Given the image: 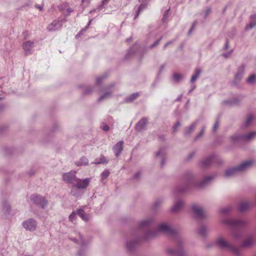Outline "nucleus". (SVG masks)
<instances>
[{
    "mask_svg": "<svg viewBox=\"0 0 256 256\" xmlns=\"http://www.w3.org/2000/svg\"><path fill=\"white\" fill-rule=\"evenodd\" d=\"M138 174H136V176H136V178H138Z\"/></svg>",
    "mask_w": 256,
    "mask_h": 256,
    "instance_id": "obj_53",
    "label": "nucleus"
},
{
    "mask_svg": "<svg viewBox=\"0 0 256 256\" xmlns=\"http://www.w3.org/2000/svg\"><path fill=\"white\" fill-rule=\"evenodd\" d=\"M88 158L84 156H82L76 164L78 166H86L88 164Z\"/></svg>",
    "mask_w": 256,
    "mask_h": 256,
    "instance_id": "obj_18",
    "label": "nucleus"
},
{
    "mask_svg": "<svg viewBox=\"0 0 256 256\" xmlns=\"http://www.w3.org/2000/svg\"><path fill=\"white\" fill-rule=\"evenodd\" d=\"M174 78L176 81H178L182 78V76L179 74H174Z\"/></svg>",
    "mask_w": 256,
    "mask_h": 256,
    "instance_id": "obj_32",
    "label": "nucleus"
},
{
    "mask_svg": "<svg viewBox=\"0 0 256 256\" xmlns=\"http://www.w3.org/2000/svg\"><path fill=\"white\" fill-rule=\"evenodd\" d=\"M224 222L234 229L240 228L246 224V222L241 220L228 219L226 220Z\"/></svg>",
    "mask_w": 256,
    "mask_h": 256,
    "instance_id": "obj_3",
    "label": "nucleus"
},
{
    "mask_svg": "<svg viewBox=\"0 0 256 256\" xmlns=\"http://www.w3.org/2000/svg\"><path fill=\"white\" fill-rule=\"evenodd\" d=\"M209 180V178H206L205 180H204V183H206Z\"/></svg>",
    "mask_w": 256,
    "mask_h": 256,
    "instance_id": "obj_46",
    "label": "nucleus"
},
{
    "mask_svg": "<svg viewBox=\"0 0 256 256\" xmlns=\"http://www.w3.org/2000/svg\"><path fill=\"white\" fill-rule=\"evenodd\" d=\"M196 123L192 124L188 128V132H186V134H188L190 133L196 128Z\"/></svg>",
    "mask_w": 256,
    "mask_h": 256,
    "instance_id": "obj_29",
    "label": "nucleus"
},
{
    "mask_svg": "<svg viewBox=\"0 0 256 256\" xmlns=\"http://www.w3.org/2000/svg\"><path fill=\"white\" fill-rule=\"evenodd\" d=\"M138 93H134L133 94H132L129 98H128V100L130 101H132L133 100H134V99H136V98H138Z\"/></svg>",
    "mask_w": 256,
    "mask_h": 256,
    "instance_id": "obj_30",
    "label": "nucleus"
},
{
    "mask_svg": "<svg viewBox=\"0 0 256 256\" xmlns=\"http://www.w3.org/2000/svg\"><path fill=\"white\" fill-rule=\"evenodd\" d=\"M254 119V116L252 115L249 116L246 120V124L248 126Z\"/></svg>",
    "mask_w": 256,
    "mask_h": 256,
    "instance_id": "obj_31",
    "label": "nucleus"
},
{
    "mask_svg": "<svg viewBox=\"0 0 256 256\" xmlns=\"http://www.w3.org/2000/svg\"><path fill=\"white\" fill-rule=\"evenodd\" d=\"M250 207V203L248 201H243L240 204L239 210L240 212L246 210Z\"/></svg>",
    "mask_w": 256,
    "mask_h": 256,
    "instance_id": "obj_15",
    "label": "nucleus"
},
{
    "mask_svg": "<svg viewBox=\"0 0 256 256\" xmlns=\"http://www.w3.org/2000/svg\"><path fill=\"white\" fill-rule=\"evenodd\" d=\"M218 126H219L218 122H216V123L214 124V128H213L214 130V131L216 130V129L218 128Z\"/></svg>",
    "mask_w": 256,
    "mask_h": 256,
    "instance_id": "obj_40",
    "label": "nucleus"
},
{
    "mask_svg": "<svg viewBox=\"0 0 256 256\" xmlns=\"http://www.w3.org/2000/svg\"><path fill=\"white\" fill-rule=\"evenodd\" d=\"M256 135V132H251L248 134L243 136H242V138L246 140H250Z\"/></svg>",
    "mask_w": 256,
    "mask_h": 256,
    "instance_id": "obj_23",
    "label": "nucleus"
},
{
    "mask_svg": "<svg viewBox=\"0 0 256 256\" xmlns=\"http://www.w3.org/2000/svg\"><path fill=\"white\" fill-rule=\"evenodd\" d=\"M168 43L166 44V45H165V47H166L168 45Z\"/></svg>",
    "mask_w": 256,
    "mask_h": 256,
    "instance_id": "obj_55",
    "label": "nucleus"
},
{
    "mask_svg": "<svg viewBox=\"0 0 256 256\" xmlns=\"http://www.w3.org/2000/svg\"><path fill=\"white\" fill-rule=\"evenodd\" d=\"M30 198L36 204L40 205L44 208L47 204V201L45 198L36 194H34L31 196Z\"/></svg>",
    "mask_w": 256,
    "mask_h": 256,
    "instance_id": "obj_7",
    "label": "nucleus"
},
{
    "mask_svg": "<svg viewBox=\"0 0 256 256\" xmlns=\"http://www.w3.org/2000/svg\"><path fill=\"white\" fill-rule=\"evenodd\" d=\"M253 163L252 160H247L240 164L238 166L228 170L225 172V176H230L234 175L237 172L244 171L250 167Z\"/></svg>",
    "mask_w": 256,
    "mask_h": 256,
    "instance_id": "obj_2",
    "label": "nucleus"
},
{
    "mask_svg": "<svg viewBox=\"0 0 256 256\" xmlns=\"http://www.w3.org/2000/svg\"><path fill=\"white\" fill-rule=\"evenodd\" d=\"M61 27V24L58 20H54L47 28L49 31L55 30L60 28Z\"/></svg>",
    "mask_w": 256,
    "mask_h": 256,
    "instance_id": "obj_13",
    "label": "nucleus"
},
{
    "mask_svg": "<svg viewBox=\"0 0 256 256\" xmlns=\"http://www.w3.org/2000/svg\"><path fill=\"white\" fill-rule=\"evenodd\" d=\"M206 233V228L204 227H202L199 230V234L202 236H204Z\"/></svg>",
    "mask_w": 256,
    "mask_h": 256,
    "instance_id": "obj_33",
    "label": "nucleus"
},
{
    "mask_svg": "<svg viewBox=\"0 0 256 256\" xmlns=\"http://www.w3.org/2000/svg\"><path fill=\"white\" fill-rule=\"evenodd\" d=\"M108 161L105 156H104L103 155H102L100 156L99 160H98V159H96V161L94 163L96 164H105Z\"/></svg>",
    "mask_w": 256,
    "mask_h": 256,
    "instance_id": "obj_20",
    "label": "nucleus"
},
{
    "mask_svg": "<svg viewBox=\"0 0 256 256\" xmlns=\"http://www.w3.org/2000/svg\"><path fill=\"white\" fill-rule=\"evenodd\" d=\"M123 142L120 141L114 147L113 150L116 156H118L123 150Z\"/></svg>",
    "mask_w": 256,
    "mask_h": 256,
    "instance_id": "obj_12",
    "label": "nucleus"
},
{
    "mask_svg": "<svg viewBox=\"0 0 256 256\" xmlns=\"http://www.w3.org/2000/svg\"><path fill=\"white\" fill-rule=\"evenodd\" d=\"M90 178L76 180V186L78 189H84L88 187L90 183Z\"/></svg>",
    "mask_w": 256,
    "mask_h": 256,
    "instance_id": "obj_10",
    "label": "nucleus"
},
{
    "mask_svg": "<svg viewBox=\"0 0 256 256\" xmlns=\"http://www.w3.org/2000/svg\"><path fill=\"white\" fill-rule=\"evenodd\" d=\"M146 8V6L144 4H141L139 8H138V14H137V16H138L139 13L140 12V11L142 10L144 8Z\"/></svg>",
    "mask_w": 256,
    "mask_h": 256,
    "instance_id": "obj_35",
    "label": "nucleus"
},
{
    "mask_svg": "<svg viewBox=\"0 0 256 256\" xmlns=\"http://www.w3.org/2000/svg\"><path fill=\"white\" fill-rule=\"evenodd\" d=\"M110 174V172L108 170H104L102 174V180L106 179V178Z\"/></svg>",
    "mask_w": 256,
    "mask_h": 256,
    "instance_id": "obj_28",
    "label": "nucleus"
},
{
    "mask_svg": "<svg viewBox=\"0 0 256 256\" xmlns=\"http://www.w3.org/2000/svg\"><path fill=\"white\" fill-rule=\"evenodd\" d=\"M256 80V75L252 74L247 79V82L250 84H252Z\"/></svg>",
    "mask_w": 256,
    "mask_h": 256,
    "instance_id": "obj_25",
    "label": "nucleus"
},
{
    "mask_svg": "<svg viewBox=\"0 0 256 256\" xmlns=\"http://www.w3.org/2000/svg\"><path fill=\"white\" fill-rule=\"evenodd\" d=\"M110 96V94L108 92L106 93L103 96H100V98L98 99L99 101L102 100L104 98H108Z\"/></svg>",
    "mask_w": 256,
    "mask_h": 256,
    "instance_id": "obj_34",
    "label": "nucleus"
},
{
    "mask_svg": "<svg viewBox=\"0 0 256 256\" xmlns=\"http://www.w3.org/2000/svg\"><path fill=\"white\" fill-rule=\"evenodd\" d=\"M22 225L24 228L30 231L34 230L37 226L36 222L33 219L25 221L23 222Z\"/></svg>",
    "mask_w": 256,
    "mask_h": 256,
    "instance_id": "obj_8",
    "label": "nucleus"
},
{
    "mask_svg": "<svg viewBox=\"0 0 256 256\" xmlns=\"http://www.w3.org/2000/svg\"><path fill=\"white\" fill-rule=\"evenodd\" d=\"M147 123V120L143 118L140 120L136 124V128L137 130L140 131L144 128Z\"/></svg>",
    "mask_w": 256,
    "mask_h": 256,
    "instance_id": "obj_16",
    "label": "nucleus"
},
{
    "mask_svg": "<svg viewBox=\"0 0 256 256\" xmlns=\"http://www.w3.org/2000/svg\"><path fill=\"white\" fill-rule=\"evenodd\" d=\"M61 10L63 13L66 15L70 14L73 11L72 9L67 3H64L62 4Z\"/></svg>",
    "mask_w": 256,
    "mask_h": 256,
    "instance_id": "obj_14",
    "label": "nucleus"
},
{
    "mask_svg": "<svg viewBox=\"0 0 256 256\" xmlns=\"http://www.w3.org/2000/svg\"><path fill=\"white\" fill-rule=\"evenodd\" d=\"M180 126V124L179 122H178L174 126V130L175 131L176 130V129L179 127V126Z\"/></svg>",
    "mask_w": 256,
    "mask_h": 256,
    "instance_id": "obj_43",
    "label": "nucleus"
},
{
    "mask_svg": "<svg viewBox=\"0 0 256 256\" xmlns=\"http://www.w3.org/2000/svg\"><path fill=\"white\" fill-rule=\"evenodd\" d=\"M158 231L168 234H173L176 233L175 230L169 226L166 223L160 224L158 226Z\"/></svg>",
    "mask_w": 256,
    "mask_h": 256,
    "instance_id": "obj_4",
    "label": "nucleus"
},
{
    "mask_svg": "<svg viewBox=\"0 0 256 256\" xmlns=\"http://www.w3.org/2000/svg\"><path fill=\"white\" fill-rule=\"evenodd\" d=\"M109 0H103L102 2V4H106V2L108 1Z\"/></svg>",
    "mask_w": 256,
    "mask_h": 256,
    "instance_id": "obj_45",
    "label": "nucleus"
},
{
    "mask_svg": "<svg viewBox=\"0 0 256 256\" xmlns=\"http://www.w3.org/2000/svg\"><path fill=\"white\" fill-rule=\"evenodd\" d=\"M76 178V172H70L64 174L62 178L64 181L68 183H72L73 180Z\"/></svg>",
    "mask_w": 256,
    "mask_h": 256,
    "instance_id": "obj_11",
    "label": "nucleus"
},
{
    "mask_svg": "<svg viewBox=\"0 0 256 256\" xmlns=\"http://www.w3.org/2000/svg\"><path fill=\"white\" fill-rule=\"evenodd\" d=\"M161 39H162V38H160V39H159L158 40H157V41L154 43V44H153V45H152V46H151V47H150V48H152L154 47V46H156V45H158V44H159V42H160V40H161Z\"/></svg>",
    "mask_w": 256,
    "mask_h": 256,
    "instance_id": "obj_42",
    "label": "nucleus"
},
{
    "mask_svg": "<svg viewBox=\"0 0 256 256\" xmlns=\"http://www.w3.org/2000/svg\"><path fill=\"white\" fill-rule=\"evenodd\" d=\"M192 32V30H190L189 33H190Z\"/></svg>",
    "mask_w": 256,
    "mask_h": 256,
    "instance_id": "obj_57",
    "label": "nucleus"
},
{
    "mask_svg": "<svg viewBox=\"0 0 256 256\" xmlns=\"http://www.w3.org/2000/svg\"><path fill=\"white\" fill-rule=\"evenodd\" d=\"M232 234L234 236V237L236 239L238 238L240 236V232L232 233Z\"/></svg>",
    "mask_w": 256,
    "mask_h": 256,
    "instance_id": "obj_37",
    "label": "nucleus"
},
{
    "mask_svg": "<svg viewBox=\"0 0 256 256\" xmlns=\"http://www.w3.org/2000/svg\"><path fill=\"white\" fill-rule=\"evenodd\" d=\"M78 215L82 220L86 221L88 220V216L82 210H78L73 212L69 216V219L71 222H73L75 218L76 215Z\"/></svg>",
    "mask_w": 256,
    "mask_h": 256,
    "instance_id": "obj_6",
    "label": "nucleus"
},
{
    "mask_svg": "<svg viewBox=\"0 0 256 256\" xmlns=\"http://www.w3.org/2000/svg\"><path fill=\"white\" fill-rule=\"evenodd\" d=\"M150 236H156V235H155V234H150Z\"/></svg>",
    "mask_w": 256,
    "mask_h": 256,
    "instance_id": "obj_52",
    "label": "nucleus"
},
{
    "mask_svg": "<svg viewBox=\"0 0 256 256\" xmlns=\"http://www.w3.org/2000/svg\"><path fill=\"white\" fill-rule=\"evenodd\" d=\"M36 8L40 10H42V6H36Z\"/></svg>",
    "mask_w": 256,
    "mask_h": 256,
    "instance_id": "obj_47",
    "label": "nucleus"
},
{
    "mask_svg": "<svg viewBox=\"0 0 256 256\" xmlns=\"http://www.w3.org/2000/svg\"><path fill=\"white\" fill-rule=\"evenodd\" d=\"M168 252L170 254L175 256H182V254L178 251H176L174 250L170 249L168 250Z\"/></svg>",
    "mask_w": 256,
    "mask_h": 256,
    "instance_id": "obj_24",
    "label": "nucleus"
},
{
    "mask_svg": "<svg viewBox=\"0 0 256 256\" xmlns=\"http://www.w3.org/2000/svg\"><path fill=\"white\" fill-rule=\"evenodd\" d=\"M34 42L32 41L28 40L23 42L22 48L24 50V55L29 56L32 53V50L34 48Z\"/></svg>",
    "mask_w": 256,
    "mask_h": 256,
    "instance_id": "obj_5",
    "label": "nucleus"
},
{
    "mask_svg": "<svg viewBox=\"0 0 256 256\" xmlns=\"http://www.w3.org/2000/svg\"><path fill=\"white\" fill-rule=\"evenodd\" d=\"M216 244L220 248L230 250L236 256H238L240 254V248L232 246L222 238H218L216 241Z\"/></svg>",
    "mask_w": 256,
    "mask_h": 256,
    "instance_id": "obj_1",
    "label": "nucleus"
},
{
    "mask_svg": "<svg viewBox=\"0 0 256 256\" xmlns=\"http://www.w3.org/2000/svg\"><path fill=\"white\" fill-rule=\"evenodd\" d=\"M204 129H202L200 132V134H198V136H196V138H198L202 136V134H204Z\"/></svg>",
    "mask_w": 256,
    "mask_h": 256,
    "instance_id": "obj_41",
    "label": "nucleus"
},
{
    "mask_svg": "<svg viewBox=\"0 0 256 256\" xmlns=\"http://www.w3.org/2000/svg\"><path fill=\"white\" fill-rule=\"evenodd\" d=\"M229 210H230V208H228L222 210L221 212L222 213H225V212H228Z\"/></svg>",
    "mask_w": 256,
    "mask_h": 256,
    "instance_id": "obj_44",
    "label": "nucleus"
},
{
    "mask_svg": "<svg viewBox=\"0 0 256 256\" xmlns=\"http://www.w3.org/2000/svg\"><path fill=\"white\" fill-rule=\"evenodd\" d=\"M102 128L104 130V131H108L109 130V126L107 125V124H104L102 126Z\"/></svg>",
    "mask_w": 256,
    "mask_h": 256,
    "instance_id": "obj_36",
    "label": "nucleus"
},
{
    "mask_svg": "<svg viewBox=\"0 0 256 256\" xmlns=\"http://www.w3.org/2000/svg\"><path fill=\"white\" fill-rule=\"evenodd\" d=\"M82 3H84V2H87L88 3V2H89V0H82Z\"/></svg>",
    "mask_w": 256,
    "mask_h": 256,
    "instance_id": "obj_48",
    "label": "nucleus"
},
{
    "mask_svg": "<svg viewBox=\"0 0 256 256\" xmlns=\"http://www.w3.org/2000/svg\"><path fill=\"white\" fill-rule=\"evenodd\" d=\"M200 72H201L199 68L196 69L195 74L192 75V76L191 78V80H190L191 82H194L196 80V78L198 77Z\"/></svg>",
    "mask_w": 256,
    "mask_h": 256,
    "instance_id": "obj_22",
    "label": "nucleus"
},
{
    "mask_svg": "<svg viewBox=\"0 0 256 256\" xmlns=\"http://www.w3.org/2000/svg\"><path fill=\"white\" fill-rule=\"evenodd\" d=\"M150 222L149 220H143L140 224V228H142L144 226H148L150 224Z\"/></svg>",
    "mask_w": 256,
    "mask_h": 256,
    "instance_id": "obj_26",
    "label": "nucleus"
},
{
    "mask_svg": "<svg viewBox=\"0 0 256 256\" xmlns=\"http://www.w3.org/2000/svg\"><path fill=\"white\" fill-rule=\"evenodd\" d=\"M79 238H81V235L80 234H78Z\"/></svg>",
    "mask_w": 256,
    "mask_h": 256,
    "instance_id": "obj_54",
    "label": "nucleus"
},
{
    "mask_svg": "<svg viewBox=\"0 0 256 256\" xmlns=\"http://www.w3.org/2000/svg\"><path fill=\"white\" fill-rule=\"evenodd\" d=\"M90 92H91V91H90V90H88L86 91V94H89V93H90Z\"/></svg>",
    "mask_w": 256,
    "mask_h": 256,
    "instance_id": "obj_50",
    "label": "nucleus"
},
{
    "mask_svg": "<svg viewBox=\"0 0 256 256\" xmlns=\"http://www.w3.org/2000/svg\"><path fill=\"white\" fill-rule=\"evenodd\" d=\"M192 209L198 218H203L206 216L205 212L199 206L193 204L192 206Z\"/></svg>",
    "mask_w": 256,
    "mask_h": 256,
    "instance_id": "obj_9",
    "label": "nucleus"
},
{
    "mask_svg": "<svg viewBox=\"0 0 256 256\" xmlns=\"http://www.w3.org/2000/svg\"><path fill=\"white\" fill-rule=\"evenodd\" d=\"M224 56L225 58H226V57L228 56H226V55H225V54H224Z\"/></svg>",
    "mask_w": 256,
    "mask_h": 256,
    "instance_id": "obj_56",
    "label": "nucleus"
},
{
    "mask_svg": "<svg viewBox=\"0 0 256 256\" xmlns=\"http://www.w3.org/2000/svg\"><path fill=\"white\" fill-rule=\"evenodd\" d=\"M228 48V42H226L225 45V48Z\"/></svg>",
    "mask_w": 256,
    "mask_h": 256,
    "instance_id": "obj_49",
    "label": "nucleus"
},
{
    "mask_svg": "<svg viewBox=\"0 0 256 256\" xmlns=\"http://www.w3.org/2000/svg\"><path fill=\"white\" fill-rule=\"evenodd\" d=\"M134 244L133 243L131 244L130 242H128L127 244V248L129 250H130L131 248H132V247L134 246Z\"/></svg>",
    "mask_w": 256,
    "mask_h": 256,
    "instance_id": "obj_38",
    "label": "nucleus"
},
{
    "mask_svg": "<svg viewBox=\"0 0 256 256\" xmlns=\"http://www.w3.org/2000/svg\"><path fill=\"white\" fill-rule=\"evenodd\" d=\"M254 243V240L252 237L247 238L243 242L242 244V247H250Z\"/></svg>",
    "mask_w": 256,
    "mask_h": 256,
    "instance_id": "obj_17",
    "label": "nucleus"
},
{
    "mask_svg": "<svg viewBox=\"0 0 256 256\" xmlns=\"http://www.w3.org/2000/svg\"><path fill=\"white\" fill-rule=\"evenodd\" d=\"M160 152H158V153H157V156H159L160 155Z\"/></svg>",
    "mask_w": 256,
    "mask_h": 256,
    "instance_id": "obj_51",
    "label": "nucleus"
},
{
    "mask_svg": "<svg viewBox=\"0 0 256 256\" xmlns=\"http://www.w3.org/2000/svg\"><path fill=\"white\" fill-rule=\"evenodd\" d=\"M243 72H238L235 76V78L236 79H239L240 78L241 76H242V73Z\"/></svg>",
    "mask_w": 256,
    "mask_h": 256,
    "instance_id": "obj_39",
    "label": "nucleus"
},
{
    "mask_svg": "<svg viewBox=\"0 0 256 256\" xmlns=\"http://www.w3.org/2000/svg\"><path fill=\"white\" fill-rule=\"evenodd\" d=\"M184 204L182 202L179 201L176 203L174 206H173L172 208V210L174 212H176L178 211L183 206Z\"/></svg>",
    "mask_w": 256,
    "mask_h": 256,
    "instance_id": "obj_19",
    "label": "nucleus"
},
{
    "mask_svg": "<svg viewBox=\"0 0 256 256\" xmlns=\"http://www.w3.org/2000/svg\"><path fill=\"white\" fill-rule=\"evenodd\" d=\"M252 18L254 20L252 22H251L249 24L247 25L246 28V30H248L249 29H250L254 27L256 25V15H254L251 16Z\"/></svg>",
    "mask_w": 256,
    "mask_h": 256,
    "instance_id": "obj_21",
    "label": "nucleus"
},
{
    "mask_svg": "<svg viewBox=\"0 0 256 256\" xmlns=\"http://www.w3.org/2000/svg\"><path fill=\"white\" fill-rule=\"evenodd\" d=\"M213 158H208L204 161L202 162V166H207L208 164H210L212 162V159Z\"/></svg>",
    "mask_w": 256,
    "mask_h": 256,
    "instance_id": "obj_27",
    "label": "nucleus"
}]
</instances>
